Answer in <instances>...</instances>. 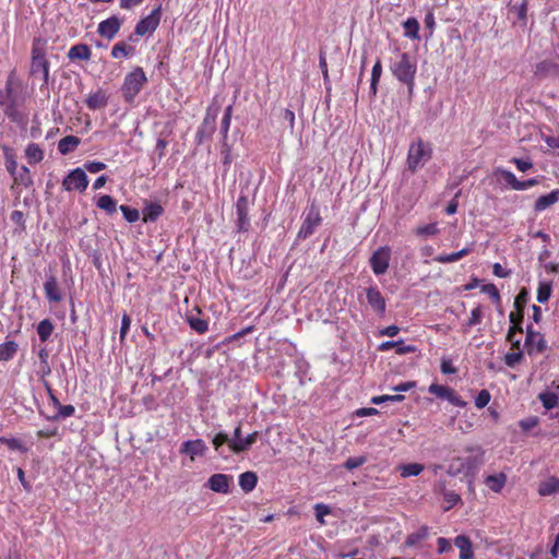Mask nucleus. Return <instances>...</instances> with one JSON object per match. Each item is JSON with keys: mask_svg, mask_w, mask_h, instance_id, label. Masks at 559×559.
I'll use <instances>...</instances> for the list:
<instances>
[{"mask_svg": "<svg viewBox=\"0 0 559 559\" xmlns=\"http://www.w3.org/2000/svg\"><path fill=\"white\" fill-rule=\"evenodd\" d=\"M31 95L24 83L15 75V71H11L7 78L4 87L0 90V108L8 119L20 130L21 138H36L38 129L32 127L28 131V117Z\"/></svg>", "mask_w": 559, "mask_h": 559, "instance_id": "obj_1", "label": "nucleus"}, {"mask_svg": "<svg viewBox=\"0 0 559 559\" xmlns=\"http://www.w3.org/2000/svg\"><path fill=\"white\" fill-rule=\"evenodd\" d=\"M46 44V39L36 37L33 39L31 50L29 75L34 79L40 78L41 81H47V78H50V62L47 59Z\"/></svg>", "mask_w": 559, "mask_h": 559, "instance_id": "obj_2", "label": "nucleus"}, {"mask_svg": "<svg viewBox=\"0 0 559 559\" xmlns=\"http://www.w3.org/2000/svg\"><path fill=\"white\" fill-rule=\"evenodd\" d=\"M390 69L396 80L406 85L408 95L412 96L414 93L415 74L417 71V62L415 58L407 52H403L400 55V59L391 64Z\"/></svg>", "mask_w": 559, "mask_h": 559, "instance_id": "obj_3", "label": "nucleus"}, {"mask_svg": "<svg viewBox=\"0 0 559 559\" xmlns=\"http://www.w3.org/2000/svg\"><path fill=\"white\" fill-rule=\"evenodd\" d=\"M147 83L148 79L143 68L139 66L134 67L126 74L120 87L123 100L129 105H133L135 98Z\"/></svg>", "mask_w": 559, "mask_h": 559, "instance_id": "obj_4", "label": "nucleus"}, {"mask_svg": "<svg viewBox=\"0 0 559 559\" xmlns=\"http://www.w3.org/2000/svg\"><path fill=\"white\" fill-rule=\"evenodd\" d=\"M221 111V105L217 97H214L210 106L206 108L205 117L201 127L197 132V140L210 139L216 128V118Z\"/></svg>", "mask_w": 559, "mask_h": 559, "instance_id": "obj_5", "label": "nucleus"}, {"mask_svg": "<svg viewBox=\"0 0 559 559\" xmlns=\"http://www.w3.org/2000/svg\"><path fill=\"white\" fill-rule=\"evenodd\" d=\"M431 147L429 142H412L408 150L407 164L412 171H416L431 157Z\"/></svg>", "mask_w": 559, "mask_h": 559, "instance_id": "obj_6", "label": "nucleus"}, {"mask_svg": "<svg viewBox=\"0 0 559 559\" xmlns=\"http://www.w3.org/2000/svg\"><path fill=\"white\" fill-rule=\"evenodd\" d=\"M322 223L319 205L313 201L305 215L302 224L298 231V238L307 239L310 237L316 228Z\"/></svg>", "mask_w": 559, "mask_h": 559, "instance_id": "obj_7", "label": "nucleus"}, {"mask_svg": "<svg viewBox=\"0 0 559 559\" xmlns=\"http://www.w3.org/2000/svg\"><path fill=\"white\" fill-rule=\"evenodd\" d=\"M524 346L530 356L543 354L548 347L545 336L535 331L532 325H527L525 329Z\"/></svg>", "mask_w": 559, "mask_h": 559, "instance_id": "obj_8", "label": "nucleus"}, {"mask_svg": "<svg viewBox=\"0 0 559 559\" xmlns=\"http://www.w3.org/2000/svg\"><path fill=\"white\" fill-rule=\"evenodd\" d=\"M391 260V248L388 246H383L378 248L369 259V264L372 272L379 276L384 274L389 266Z\"/></svg>", "mask_w": 559, "mask_h": 559, "instance_id": "obj_9", "label": "nucleus"}, {"mask_svg": "<svg viewBox=\"0 0 559 559\" xmlns=\"http://www.w3.org/2000/svg\"><path fill=\"white\" fill-rule=\"evenodd\" d=\"M162 17V5L154 9L147 16L141 19L135 27L134 34L136 36H144L146 34H153L158 27Z\"/></svg>", "mask_w": 559, "mask_h": 559, "instance_id": "obj_10", "label": "nucleus"}, {"mask_svg": "<svg viewBox=\"0 0 559 559\" xmlns=\"http://www.w3.org/2000/svg\"><path fill=\"white\" fill-rule=\"evenodd\" d=\"M88 186V179L82 168L71 170L62 180V188L66 191H80L83 192Z\"/></svg>", "mask_w": 559, "mask_h": 559, "instance_id": "obj_11", "label": "nucleus"}, {"mask_svg": "<svg viewBox=\"0 0 559 559\" xmlns=\"http://www.w3.org/2000/svg\"><path fill=\"white\" fill-rule=\"evenodd\" d=\"M534 75L538 80H558L559 79V56L558 59H545L535 66Z\"/></svg>", "mask_w": 559, "mask_h": 559, "instance_id": "obj_12", "label": "nucleus"}, {"mask_svg": "<svg viewBox=\"0 0 559 559\" xmlns=\"http://www.w3.org/2000/svg\"><path fill=\"white\" fill-rule=\"evenodd\" d=\"M428 391L439 399L449 401V403L454 406L463 408L467 405V403L455 392V390L450 386L431 383L428 388Z\"/></svg>", "mask_w": 559, "mask_h": 559, "instance_id": "obj_13", "label": "nucleus"}, {"mask_svg": "<svg viewBox=\"0 0 559 559\" xmlns=\"http://www.w3.org/2000/svg\"><path fill=\"white\" fill-rule=\"evenodd\" d=\"M249 199L246 195H239L236 202L237 229L245 233L250 228L249 218Z\"/></svg>", "mask_w": 559, "mask_h": 559, "instance_id": "obj_14", "label": "nucleus"}, {"mask_svg": "<svg viewBox=\"0 0 559 559\" xmlns=\"http://www.w3.org/2000/svg\"><path fill=\"white\" fill-rule=\"evenodd\" d=\"M233 476L227 474H213L206 481V487L217 493L227 495L230 492Z\"/></svg>", "mask_w": 559, "mask_h": 559, "instance_id": "obj_15", "label": "nucleus"}, {"mask_svg": "<svg viewBox=\"0 0 559 559\" xmlns=\"http://www.w3.org/2000/svg\"><path fill=\"white\" fill-rule=\"evenodd\" d=\"M122 23H123L122 19L118 17L117 15H111L110 17L102 21L98 24L97 33L102 37H104L108 40H111L119 33Z\"/></svg>", "mask_w": 559, "mask_h": 559, "instance_id": "obj_16", "label": "nucleus"}, {"mask_svg": "<svg viewBox=\"0 0 559 559\" xmlns=\"http://www.w3.org/2000/svg\"><path fill=\"white\" fill-rule=\"evenodd\" d=\"M179 452L189 455L190 460L193 462L195 457H202L206 454L207 445L202 439L188 440L182 442Z\"/></svg>", "mask_w": 559, "mask_h": 559, "instance_id": "obj_17", "label": "nucleus"}, {"mask_svg": "<svg viewBox=\"0 0 559 559\" xmlns=\"http://www.w3.org/2000/svg\"><path fill=\"white\" fill-rule=\"evenodd\" d=\"M44 292L50 304H58L63 299L58 278L53 273L47 275L46 282L44 283Z\"/></svg>", "mask_w": 559, "mask_h": 559, "instance_id": "obj_18", "label": "nucleus"}, {"mask_svg": "<svg viewBox=\"0 0 559 559\" xmlns=\"http://www.w3.org/2000/svg\"><path fill=\"white\" fill-rule=\"evenodd\" d=\"M366 298L369 306L379 314H384L386 302L381 292L377 286H371L366 289Z\"/></svg>", "mask_w": 559, "mask_h": 559, "instance_id": "obj_19", "label": "nucleus"}, {"mask_svg": "<svg viewBox=\"0 0 559 559\" xmlns=\"http://www.w3.org/2000/svg\"><path fill=\"white\" fill-rule=\"evenodd\" d=\"M109 96L103 88H97L94 93H91L85 99V105L90 110H100L107 107Z\"/></svg>", "mask_w": 559, "mask_h": 559, "instance_id": "obj_20", "label": "nucleus"}, {"mask_svg": "<svg viewBox=\"0 0 559 559\" xmlns=\"http://www.w3.org/2000/svg\"><path fill=\"white\" fill-rule=\"evenodd\" d=\"M502 176H503L504 180L508 182V185H510L512 187V189L518 190V191L526 190V189L532 188L538 183V180L535 178L527 179L525 181L518 180L515 175L509 170H503Z\"/></svg>", "mask_w": 559, "mask_h": 559, "instance_id": "obj_21", "label": "nucleus"}, {"mask_svg": "<svg viewBox=\"0 0 559 559\" xmlns=\"http://www.w3.org/2000/svg\"><path fill=\"white\" fill-rule=\"evenodd\" d=\"M67 57L71 61H75V60L87 61L92 57V50L87 44H83V43L75 44L69 49Z\"/></svg>", "mask_w": 559, "mask_h": 559, "instance_id": "obj_22", "label": "nucleus"}, {"mask_svg": "<svg viewBox=\"0 0 559 559\" xmlns=\"http://www.w3.org/2000/svg\"><path fill=\"white\" fill-rule=\"evenodd\" d=\"M559 202V189L552 190L550 193L540 195L534 203L535 212H543Z\"/></svg>", "mask_w": 559, "mask_h": 559, "instance_id": "obj_23", "label": "nucleus"}, {"mask_svg": "<svg viewBox=\"0 0 559 559\" xmlns=\"http://www.w3.org/2000/svg\"><path fill=\"white\" fill-rule=\"evenodd\" d=\"M454 545L460 549V559H474V550L469 537L459 535L454 538Z\"/></svg>", "mask_w": 559, "mask_h": 559, "instance_id": "obj_24", "label": "nucleus"}, {"mask_svg": "<svg viewBox=\"0 0 559 559\" xmlns=\"http://www.w3.org/2000/svg\"><path fill=\"white\" fill-rule=\"evenodd\" d=\"M258 439V432L254 431L249 433L246 438H241L238 441H230L229 449L231 452L238 454L247 451Z\"/></svg>", "mask_w": 559, "mask_h": 559, "instance_id": "obj_25", "label": "nucleus"}, {"mask_svg": "<svg viewBox=\"0 0 559 559\" xmlns=\"http://www.w3.org/2000/svg\"><path fill=\"white\" fill-rule=\"evenodd\" d=\"M507 483V475L499 473L496 475H488L485 478L486 486L493 492L499 493L503 489Z\"/></svg>", "mask_w": 559, "mask_h": 559, "instance_id": "obj_26", "label": "nucleus"}, {"mask_svg": "<svg viewBox=\"0 0 559 559\" xmlns=\"http://www.w3.org/2000/svg\"><path fill=\"white\" fill-rule=\"evenodd\" d=\"M472 252V248L471 247H465L463 249H461L460 251L457 252H453V253H443V254H439L437 257L433 258V261L438 262V263H452V262H456L459 261L460 259L468 255L469 253Z\"/></svg>", "mask_w": 559, "mask_h": 559, "instance_id": "obj_27", "label": "nucleus"}, {"mask_svg": "<svg viewBox=\"0 0 559 559\" xmlns=\"http://www.w3.org/2000/svg\"><path fill=\"white\" fill-rule=\"evenodd\" d=\"M258 484V476L254 472H245L239 475V486L245 492H251Z\"/></svg>", "mask_w": 559, "mask_h": 559, "instance_id": "obj_28", "label": "nucleus"}, {"mask_svg": "<svg viewBox=\"0 0 559 559\" xmlns=\"http://www.w3.org/2000/svg\"><path fill=\"white\" fill-rule=\"evenodd\" d=\"M185 320L199 334H204L209 330L207 320L195 317L191 312L186 314Z\"/></svg>", "mask_w": 559, "mask_h": 559, "instance_id": "obj_29", "label": "nucleus"}, {"mask_svg": "<svg viewBox=\"0 0 559 559\" xmlns=\"http://www.w3.org/2000/svg\"><path fill=\"white\" fill-rule=\"evenodd\" d=\"M381 74H382V63H381V60L378 59L371 70V80H370V88H369V94L371 97H376V95H377L378 84L380 82Z\"/></svg>", "mask_w": 559, "mask_h": 559, "instance_id": "obj_30", "label": "nucleus"}, {"mask_svg": "<svg viewBox=\"0 0 559 559\" xmlns=\"http://www.w3.org/2000/svg\"><path fill=\"white\" fill-rule=\"evenodd\" d=\"M19 345L15 341H5L0 344V361L11 360L17 353Z\"/></svg>", "mask_w": 559, "mask_h": 559, "instance_id": "obj_31", "label": "nucleus"}, {"mask_svg": "<svg viewBox=\"0 0 559 559\" xmlns=\"http://www.w3.org/2000/svg\"><path fill=\"white\" fill-rule=\"evenodd\" d=\"M538 493L540 496L559 493V479L556 477H550L547 480L542 481L538 486Z\"/></svg>", "mask_w": 559, "mask_h": 559, "instance_id": "obj_32", "label": "nucleus"}, {"mask_svg": "<svg viewBox=\"0 0 559 559\" xmlns=\"http://www.w3.org/2000/svg\"><path fill=\"white\" fill-rule=\"evenodd\" d=\"M404 36L411 39H419V22L416 17H408L403 22Z\"/></svg>", "mask_w": 559, "mask_h": 559, "instance_id": "obj_33", "label": "nucleus"}, {"mask_svg": "<svg viewBox=\"0 0 559 559\" xmlns=\"http://www.w3.org/2000/svg\"><path fill=\"white\" fill-rule=\"evenodd\" d=\"M552 293V282L551 281H539L537 287L536 299L539 304L548 302Z\"/></svg>", "mask_w": 559, "mask_h": 559, "instance_id": "obj_34", "label": "nucleus"}, {"mask_svg": "<svg viewBox=\"0 0 559 559\" xmlns=\"http://www.w3.org/2000/svg\"><path fill=\"white\" fill-rule=\"evenodd\" d=\"M53 324L49 319H44L37 324V334L39 340L45 343L49 340L53 332Z\"/></svg>", "mask_w": 559, "mask_h": 559, "instance_id": "obj_35", "label": "nucleus"}, {"mask_svg": "<svg viewBox=\"0 0 559 559\" xmlns=\"http://www.w3.org/2000/svg\"><path fill=\"white\" fill-rule=\"evenodd\" d=\"M164 212V209L158 203H150L144 207V222H155Z\"/></svg>", "mask_w": 559, "mask_h": 559, "instance_id": "obj_36", "label": "nucleus"}, {"mask_svg": "<svg viewBox=\"0 0 559 559\" xmlns=\"http://www.w3.org/2000/svg\"><path fill=\"white\" fill-rule=\"evenodd\" d=\"M134 47L128 46L124 41H119L111 48V57L118 59L120 57H129L134 53Z\"/></svg>", "mask_w": 559, "mask_h": 559, "instance_id": "obj_37", "label": "nucleus"}, {"mask_svg": "<svg viewBox=\"0 0 559 559\" xmlns=\"http://www.w3.org/2000/svg\"><path fill=\"white\" fill-rule=\"evenodd\" d=\"M4 157H5V168L10 173L12 177H14V180L17 181L16 177V170H17V163L15 159V156L12 152V150L8 146H3Z\"/></svg>", "mask_w": 559, "mask_h": 559, "instance_id": "obj_38", "label": "nucleus"}, {"mask_svg": "<svg viewBox=\"0 0 559 559\" xmlns=\"http://www.w3.org/2000/svg\"><path fill=\"white\" fill-rule=\"evenodd\" d=\"M429 535V528L428 526L424 525L421 527H419L416 532L409 534L406 539H405V545L406 546H415L417 545L420 540L423 539H426Z\"/></svg>", "mask_w": 559, "mask_h": 559, "instance_id": "obj_39", "label": "nucleus"}, {"mask_svg": "<svg viewBox=\"0 0 559 559\" xmlns=\"http://www.w3.org/2000/svg\"><path fill=\"white\" fill-rule=\"evenodd\" d=\"M97 206L104 210L107 214H112L117 211V202L111 195L104 194L97 200Z\"/></svg>", "mask_w": 559, "mask_h": 559, "instance_id": "obj_40", "label": "nucleus"}, {"mask_svg": "<svg viewBox=\"0 0 559 559\" xmlns=\"http://www.w3.org/2000/svg\"><path fill=\"white\" fill-rule=\"evenodd\" d=\"M527 4L528 0H522L520 4H511V2L508 4L509 10L516 14L518 20L522 22L523 25L526 24L527 20Z\"/></svg>", "mask_w": 559, "mask_h": 559, "instance_id": "obj_41", "label": "nucleus"}, {"mask_svg": "<svg viewBox=\"0 0 559 559\" xmlns=\"http://www.w3.org/2000/svg\"><path fill=\"white\" fill-rule=\"evenodd\" d=\"M25 155L29 164H37L44 158V151L35 143H31L25 151Z\"/></svg>", "mask_w": 559, "mask_h": 559, "instance_id": "obj_42", "label": "nucleus"}, {"mask_svg": "<svg viewBox=\"0 0 559 559\" xmlns=\"http://www.w3.org/2000/svg\"><path fill=\"white\" fill-rule=\"evenodd\" d=\"M233 110H234L233 104L228 105L224 110V115H223V118L221 121V128H219V134L223 136V140L227 139V133H228L230 121H231Z\"/></svg>", "mask_w": 559, "mask_h": 559, "instance_id": "obj_43", "label": "nucleus"}, {"mask_svg": "<svg viewBox=\"0 0 559 559\" xmlns=\"http://www.w3.org/2000/svg\"><path fill=\"white\" fill-rule=\"evenodd\" d=\"M424 465L420 463H408L399 467L401 476L406 478L411 476H417L424 471Z\"/></svg>", "mask_w": 559, "mask_h": 559, "instance_id": "obj_44", "label": "nucleus"}, {"mask_svg": "<svg viewBox=\"0 0 559 559\" xmlns=\"http://www.w3.org/2000/svg\"><path fill=\"white\" fill-rule=\"evenodd\" d=\"M538 399L546 409H552L559 404L558 395L554 392H542L539 393Z\"/></svg>", "mask_w": 559, "mask_h": 559, "instance_id": "obj_45", "label": "nucleus"}, {"mask_svg": "<svg viewBox=\"0 0 559 559\" xmlns=\"http://www.w3.org/2000/svg\"><path fill=\"white\" fill-rule=\"evenodd\" d=\"M524 359V352L523 349L519 350H511L510 353H507L503 357L504 364L510 367L514 368L516 365H519Z\"/></svg>", "mask_w": 559, "mask_h": 559, "instance_id": "obj_46", "label": "nucleus"}, {"mask_svg": "<svg viewBox=\"0 0 559 559\" xmlns=\"http://www.w3.org/2000/svg\"><path fill=\"white\" fill-rule=\"evenodd\" d=\"M481 292L484 294H487L497 307L501 306V296H500V293L495 284H491V283L484 284L481 286Z\"/></svg>", "mask_w": 559, "mask_h": 559, "instance_id": "obj_47", "label": "nucleus"}, {"mask_svg": "<svg viewBox=\"0 0 559 559\" xmlns=\"http://www.w3.org/2000/svg\"><path fill=\"white\" fill-rule=\"evenodd\" d=\"M530 300V293L526 287L521 288L519 294L514 299V309L524 311L527 302Z\"/></svg>", "mask_w": 559, "mask_h": 559, "instance_id": "obj_48", "label": "nucleus"}, {"mask_svg": "<svg viewBox=\"0 0 559 559\" xmlns=\"http://www.w3.org/2000/svg\"><path fill=\"white\" fill-rule=\"evenodd\" d=\"M415 234L417 236H425V237L436 236L437 234H439V228H438L437 223H430L427 225L418 226L415 229Z\"/></svg>", "mask_w": 559, "mask_h": 559, "instance_id": "obj_49", "label": "nucleus"}, {"mask_svg": "<svg viewBox=\"0 0 559 559\" xmlns=\"http://www.w3.org/2000/svg\"><path fill=\"white\" fill-rule=\"evenodd\" d=\"M0 442L2 444H5L10 450H17V451H21V452H26L27 451V449L24 447L22 441L16 439V438L0 437Z\"/></svg>", "mask_w": 559, "mask_h": 559, "instance_id": "obj_50", "label": "nucleus"}, {"mask_svg": "<svg viewBox=\"0 0 559 559\" xmlns=\"http://www.w3.org/2000/svg\"><path fill=\"white\" fill-rule=\"evenodd\" d=\"M119 209L128 223H135L136 221H139L140 213L136 209L130 207L128 205H120Z\"/></svg>", "mask_w": 559, "mask_h": 559, "instance_id": "obj_51", "label": "nucleus"}, {"mask_svg": "<svg viewBox=\"0 0 559 559\" xmlns=\"http://www.w3.org/2000/svg\"><path fill=\"white\" fill-rule=\"evenodd\" d=\"M314 511H316L317 521L321 525H324L325 524L324 516L329 515L331 513L330 507L324 503H317L314 506Z\"/></svg>", "mask_w": 559, "mask_h": 559, "instance_id": "obj_52", "label": "nucleus"}, {"mask_svg": "<svg viewBox=\"0 0 559 559\" xmlns=\"http://www.w3.org/2000/svg\"><path fill=\"white\" fill-rule=\"evenodd\" d=\"M491 395L488 390H481L475 397V406L478 409L486 407L490 402Z\"/></svg>", "mask_w": 559, "mask_h": 559, "instance_id": "obj_53", "label": "nucleus"}, {"mask_svg": "<svg viewBox=\"0 0 559 559\" xmlns=\"http://www.w3.org/2000/svg\"><path fill=\"white\" fill-rule=\"evenodd\" d=\"M440 370L443 374H455L457 372V368L453 366V361L449 357H442Z\"/></svg>", "mask_w": 559, "mask_h": 559, "instance_id": "obj_54", "label": "nucleus"}, {"mask_svg": "<svg viewBox=\"0 0 559 559\" xmlns=\"http://www.w3.org/2000/svg\"><path fill=\"white\" fill-rule=\"evenodd\" d=\"M57 408H58V413L53 417H51V419L67 418V417L74 415V412H75L74 406L71 404H69V405L60 404V406Z\"/></svg>", "mask_w": 559, "mask_h": 559, "instance_id": "obj_55", "label": "nucleus"}, {"mask_svg": "<svg viewBox=\"0 0 559 559\" xmlns=\"http://www.w3.org/2000/svg\"><path fill=\"white\" fill-rule=\"evenodd\" d=\"M366 463V457L365 456H355V457H349L345 461L344 463V467L348 471H353L355 468H358L360 467L361 465H364Z\"/></svg>", "mask_w": 559, "mask_h": 559, "instance_id": "obj_56", "label": "nucleus"}, {"mask_svg": "<svg viewBox=\"0 0 559 559\" xmlns=\"http://www.w3.org/2000/svg\"><path fill=\"white\" fill-rule=\"evenodd\" d=\"M417 350L414 345H406L403 341H396L395 353L397 355L413 354Z\"/></svg>", "mask_w": 559, "mask_h": 559, "instance_id": "obj_57", "label": "nucleus"}, {"mask_svg": "<svg viewBox=\"0 0 559 559\" xmlns=\"http://www.w3.org/2000/svg\"><path fill=\"white\" fill-rule=\"evenodd\" d=\"M481 316H483V313H481V308H480V306H478V307L474 308V309L471 311V317H469V319H468V321H467L466 325H467L468 328H471V326H474V325H476V324H479V323L481 322Z\"/></svg>", "mask_w": 559, "mask_h": 559, "instance_id": "obj_58", "label": "nucleus"}, {"mask_svg": "<svg viewBox=\"0 0 559 559\" xmlns=\"http://www.w3.org/2000/svg\"><path fill=\"white\" fill-rule=\"evenodd\" d=\"M231 440L229 439L228 435L225 433V432H218L215 435V437L213 438L212 440V443L214 445V449L216 451L219 450V448L225 444V443H228L230 442Z\"/></svg>", "mask_w": 559, "mask_h": 559, "instance_id": "obj_59", "label": "nucleus"}, {"mask_svg": "<svg viewBox=\"0 0 559 559\" xmlns=\"http://www.w3.org/2000/svg\"><path fill=\"white\" fill-rule=\"evenodd\" d=\"M84 168L91 174H96L106 168V164L103 162L91 160L84 164Z\"/></svg>", "mask_w": 559, "mask_h": 559, "instance_id": "obj_60", "label": "nucleus"}, {"mask_svg": "<svg viewBox=\"0 0 559 559\" xmlns=\"http://www.w3.org/2000/svg\"><path fill=\"white\" fill-rule=\"evenodd\" d=\"M520 427L523 431H528L538 425V418L535 416L520 420Z\"/></svg>", "mask_w": 559, "mask_h": 559, "instance_id": "obj_61", "label": "nucleus"}, {"mask_svg": "<svg viewBox=\"0 0 559 559\" xmlns=\"http://www.w3.org/2000/svg\"><path fill=\"white\" fill-rule=\"evenodd\" d=\"M10 219L12 223L17 225L21 228H25V219L24 213L22 211L15 210L10 214Z\"/></svg>", "mask_w": 559, "mask_h": 559, "instance_id": "obj_62", "label": "nucleus"}, {"mask_svg": "<svg viewBox=\"0 0 559 559\" xmlns=\"http://www.w3.org/2000/svg\"><path fill=\"white\" fill-rule=\"evenodd\" d=\"M130 325H131L130 317L127 313H123L122 319H121V328H120V341L121 342L126 338L128 331L130 329Z\"/></svg>", "mask_w": 559, "mask_h": 559, "instance_id": "obj_63", "label": "nucleus"}, {"mask_svg": "<svg viewBox=\"0 0 559 559\" xmlns=\"http://www.w3.org/2000/svg\"><path fill=\"white\" fill-rule=\"evenodd\" d=\"M515 166L516 168L522 171V173H525L527 171L528 169H531L533 167V164L532 162H530L528 159H523V158H513L511 160Z\"/></svg>", "mask_w": 559, "mask_h": 559, "instance_id": "obj_64", "label": "nucleus"}]
</instances>
